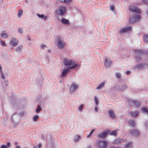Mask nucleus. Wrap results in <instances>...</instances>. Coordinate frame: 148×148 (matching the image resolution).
Returning <instances> with one entry per match:
<instances>
[{"label":"nucleus","mask_w":148,"mask_h":148,"mask_svg":"<svg viewBox=\"0 0 148 148\" xmlns=\"http://www.w3.org/2000/svg\"><path fill=\"white\" fill-rule=\"evenodd\" d=\"M77 66V65L75 64L72 66L69 67L67 68L64 69L60 75V77L62 78L64 77L70 71L71 69H74Z\"/></svg>","instance_id":"1"},{"label":"nucleus","mask_w":148,"mask_h":148,"mask_svg":"<svg viewBox=\"0 0 148 148\" xmlns=\"http://www.w3.org/2000/svg\"><path fill=\"white\" fill-rule=\"evenodd\" d=\"M56 40L57 43V46L60 49H62L64 48L65 45V43L63 38L62 37L59 36H57Z\"/></svg>","instance_id":"2"},{"label":"nucleus","mask_w":148,"mask_h":148,"mask_svg":"<svg viewBox=\"0 0 148 148\" xmlns=\"http://www.w3.org/2000/svg\"><path fill=\"white\" fill-rule=\"evenodd\" d=\"M66 8L64 6H60L55 11V13L57 15L63 16L66 13Z\"/></svg>","instance_id":"3"},{"label":"nucleus","mask_w":148,"mask_h":148,"mask_svg":"<svg viewBox=\"0 0 148 148\" xmlns=\"http://www.w3.org/2000/svg\"><path fill=\"white\" fill-rule=\"evenodd\" d=\"M64 62L65 65L69 67L72 66L75 64H77H77L75 63V61L71 59H65L64 60Z\"/></svg>","instance_id":"4"},{"label":"nucleus","mask_w":148,"mask_h":148,"mask_svg":"<svg viewBox=\"0 0 148 148\" xmlns=\"http://www.w3.org/2000/svg\"><path fill=\"white\" fill-rule=\"evenodd\" d=\"M135 56H140L144 54H148V50L144 51L140 49H134V50Z\"/></svg>","instance_id":"5"},{"label":"nucleus","mask_w":148,"mask_h":148,"mask_svg":"<svg viewBox=\"0 0 148 148\" xmlns=\"http://www.w3.org/2000/svg\"><path fill=\"white\" fill-rule=\"evenodd\" d=\"M108 142L104 140H100L98 142V145L99 148H107Z\"/></svg>","instance_id":"6"},{"label":"nucleus","mask_w":148,"mask_h":148,"mask_svg":"<svg viewBox=\"0 0 148 148\" xmlns=\"http://www.w3.org/2000/svg\"><path fill=\"white\" fill-rule=\"evenodd\" d=\"M79 86L76 84L72 83L70 86V92L71 93H73L75 92L78 87Z\"/></svg>","instance_id":"7"},{"label":"nucleus","mask_w":148,"mask_h":148,"mask_svg":"<svg viewBox=\"0 0 148 148\" xmlns=\"http://www.w3.org/2000/svg\"><path fill=\"white\" fill-rule=\"evenodd\" d=\"M109 132V130L104 131L103 132L98 134V136L101 138L103 139L107 136Z\"/></svg>","instance_id":"8"},{"label":"nucleus","mask_w":148,"mask_h":148,"mask_svg":"<svg viewBox=\"0 0 148 148\" xmlns=\"http://www.w3.org/2000/svg\"><path fill=\"white\" fill-rule=\"evenodd\" d=\"M10 43L14 47L17 45L18 42L16 38H11Z\"/></svg>","instance_id":"9"},{"label":"nucleus","mask_w":148,"mask_h":148,"mask_svg":"<svg viewBox=\"0 0 148 148\" xmlns=\"http://www.w3.org/2000/svg\"><path fill=\"white\" fill-rule=\"evenodd\" d=\"M129 10L134 12L139 13L140 10L138 8L133 6H131L129 8Z\"/></svg>","instance_id":"10"},{"label":"nucleus","mask_w":148,"mask_h":148,"mask_svg":"<svg viewBox=\"0 0 148 148\" xmlns=\"http://www.w3.org/2000/svg\"><path fill=\"white\" fill-rule=\"evenodd\" d=\"M104 62L105 65L106 67L110 66L112 63L111 61L108 58H106Z\"/></svg>","instance_id":"11"},{"label":"nucleus","mask_w":148,"mask_h":148,"mask_svg":"<svg viewBox=\"0 0 148 148\" xmlns=\"http://www.w3.org/2000/svg\"><path fill=\"white\" fill-rule=\"evenodd\" d=\"M129 132L131 134L135 136H138L139 135L138 131L135 130H131Z\"/></svg>","instance_id":"12"},{"label":"nucleus","mask_w":148,"mask_h":148,"mask_svg":"<svg viewBox=\"0 0 148 148\" xmlns=\"http://www.w3.org/2000/svg\"><path fill=\"white\" fill-rule=\"evenodd\" d=\"M127 88V86L124 84L118 86L117 88V90L118 91H122Z\"/></svg>","instance_id":"13"},{"label":"nucleus","mask_w":148,"mask_h":148,"mask_svg":"<svg viewBox=\"0 0 148 148\" xmlns=\"http://www.w3.org/2000/svg\"><path fill=\"white\" fill-rule=\"evenodd\" d=\"M108 112L109 116L111 119H114L116 117V115L113 110H109Z\"/></svg>","instance_id":"14"},{"label":"nucleus","mask_w":148,"mask_h":148,"mask_svg":"<svg viewBox=\"0 0 148 148\" xmlns=\"http://www.w3.org/2000/svg\"><path fill=\"white\" fill-rule=\"evenodd\" d=\"M131 27H128L123 28L120 30V33L121 34L124 33L126 32L129 31L131 30Z\"/></svg>","instance_id":"15"},{"label":"nucleus","mask_w":148,"mask_h":148,"mask_svg":"<svg viewBox=\"0 0 148 148\" xmlns=\"http://www.w3.org/2000/svg\"><path fill=\"white\" fill-rule=\"evenodd\" d=\"M1 36L3 38H7L8 37V34L6 33L5 31H2L1 34Z\"/></svg>","instance_id":"16"},{"label":"nucleus","mask_w":148,"mask_h":148,"mask_svg":"<svg viewBox=\"0 0 148 148\" xmlns=\"http://www.w3.org/2000/svg\"><path fill=\"white\" fill-rule=\"evenodd\" d=\"M61 22L63 24L65 25H68L70 24L69 21L64 18L61 19Z\"/></svg>","instance_id":"17"},{"label":"nucleus","mask_w":148,"mask_h":148,"mask_svg":"<svg viewBox=\"0 0 148 148\" xmlns=\"http://www.w3.org/2000/svg\"><path fill=\"white\" fill-rule=\"evenodd\" d=\"M130 116L133 117H136L138 116V115L139 113L137 111L133 112L132 111L130 112Z\"/></svg>","instance_id":"18"},{"label":"nucleus","mask_w":148,"mask_h":148,"mask_svg":"<svg viewBox=\"0 0 148 148\" xmlns=\"http://www.w3.org/2000/svg\"><path fill=\"white\" fill-rule=\"evenodd\" d=\"M37 16L39 18H41L44 20H46L47 18V16H45L43 14H37Z\"/></svg>","instance_id":"19"},{"label":"nucleus","mask_w":148,"mask_h":148,"mask_svg":"<svg viewBox=\"0 0 148 148\" xmlns=\"http://www.w3.org/2000/svg\"><path fill=\"white\" fill-rule=\"evenodd\" d=\"M128 123L132 127H136V123L135 121L133 120H129L128 121Z\"/></svg>","instance_id":"20"},{"label":"nucleus","mask_w":148,"mask_h":148,"mask_svg":"<svg viewBox=\"0 0 148 148\" xmlns=\"http://www.w3.org/2000/svg\"><path fill=\"white\" fill-rule=\"evenodd\" d=\"M105 83L104 82H102L101 84H100L96 88L97 89L99 90L102 88L105 85Z\"/></svg>","instance_id":"21"},{"label":"nucleus","mask_w":148,"mask_h":148,"mask_svg":"<svg viewBox=\"0 0 148 148\" xmlns=\"http://www.w3.org/2000/svg\"><path fill=\"white\" fill-rule=\"evenodd\" d=\"M143 64H140L136 65L134 67L135 69H139L143 68Z\"/></svg>","instance_id":"22"},{"label":"nucleus","mask_w":148,"mask_h":148,"mask_svg":"<svg viewBox=\"0 0 148 148\" xmlns=\"http://www.w3.org/2000/svg\"><path fill=\"white\" fill-rule=\"evenodd\" d=\"M128 103L131 106H133L134 105H137L136 104V102L135 101H129Z\"/></svg>","instance_id":"23"},{"label":"nucleus","mask_w":148,"mask_h":148,"mask_svg":"<svg viewBox=\"0 0 148 148\" xmlns=\"http://www.w3.org/2000/svg\"><path fill=\"white\" fill-rule=\"evenodd\" d=\"M133 16L136 21H137L140 19V17L138 15L135 14H134Z\"/></svg>","instance_id":"24"},{"label":"nucleus","mask_w":148,"mask_h":148,"mask_svg":"<svg viewBox=\"0 0 148 148\" xmlns=\"http://www.w3.org/2000/svg\"><path fill=\"white\" fill-rule=\"evenodd\" d=\"M23 14V10H20L18 11L17 16L18 17H20Z\"/></svg>","instance_id":"25"},{"label":"nucleus","mask_w":148,"mask_h":148,"mask_svg":"<svg viewBox=\"0 0 148 148\" xmlns=\"http://www.w3.org/2000/svg\"><path fill=\"white\" fill-rule=\"evenodd\" d=\"M42 110V109L41 108V106L40 105H39L38 106L37 109L36 110V111L37 113H38L40 111Z\"/></svg>","instance_id":"26"},{"label":"nucleus","mask_w":148,"mask_h":148,"mask_svg":"<svg viewBox=\"0 0 148 148\" xmlns=\"http://www.w3.org/2000/svg\"><path fill=\"white\" fill-rule=\"evenodd\" d=\"M115 76L118 79H120L121 77V73L119 72L116 73Z\"/></svg>","instance_id":"27"},{"label":"nucleus","mask_w":148,"mask_h":148,"mask_svg":"<svg viewBox=\"0 0 148 148\" xmlns=\"http://www.w3.org/2000/svg\"><path fill=\"white\" fill-rule=\"evenodd\" d=\"M132 143L130 142L127 144L125 146V148H132Z\"/></svg>","instance_id":"28"},{"label":"nucleus","mask_w":148,"mask_h":148,"mask_svg":"<svg viewBox=\"0 0 148 148\" xmlns=\"http://www.w3.org/2000/svg\"><path fill=\"white\" fill-rule=\"evenodd\" d=\"M135 21H136L135 20L133 16L132 17H130L129 20V22L131 23H134Z\"/></svg>","instance_id":"29"},{"label":"nucleus","mask_w":148,"mask_h":148,"mask_svg":"<svg viewBox=\"0 0 148 148\" xmlns=\"http://www.w3.org/2000/svg\"><path fill=\"white\" fill-rule=\"evenodd\" d=\"M123 141V140L121 139H118L116 140L115 141V143L117 144H119L121 143Z\"/></svg>","instance_id":"30"},{"label":"nucleus","mask_w":148,"mask_h":148,"mask_svg":"<svg viewBox=\"0 0 148 148\" xmlns=\"http://www.w3.org/2000/svg\"><path fill=\"white\" fill-rule=\"evenodd\" d=\"M142 111L143 112L145 113L148 114V109L145 108H142Z\"/></svg>","instance_id":"31"},{"label":"nucleus","mask_w":148,"mask_h":148,"mask_svg":"<svg viewBox=\"0 0 148 148\" xmlns=\"http://www.w3.org/2000/svg\"><path fill=\"white\" fill-rule=\"evenodd\" d=\"M135 58L137 62L141 61L142 60V58L140 57V56H135Z\"/></svg>","instance_id":"32"},{"label":"nucleus","mask_w":148,"mask_h":148,"mask_svg":"<svg viewBox=\"0 0 148 148\" xmlns=\"http://www.w3.org/2000/svg\"><path fill=\"white\" fill-rule=\"evenodd\" d=\"M39 118V116L38 115H36L33 117V121H37Z\"/></svg>","instance_id":"33"},{"label":"nucleus","mask_w":148,"mask_h":148,"mask_svg":"<svg viewBox=\"0 0 148 148\" xmlns=\"http://www.w3.org/2000/svg\"><path fill=\"white\" fill-rule=\"evenodd\" d=\"M22 47V46H18L16 47L15 49V51H16L20 52Z\"/></svg>","instance_id":"34"},{"label":"nucleus","mask_w":148,"mask_h":148,"mask_svg":"<svg viewBox=\"0 0 148 148\" xmlns=\"http://www.w3.org/2000/svg\"><path fill=\"white\" fill-rule=\"evenodd\" d=\"M94 100L96 105H97L99 104V99L96 96H95L94 97Z\"/></svg>","instance_id":"35"},{"label":"nucleus","mask_w":148,"mask_h":148,"mask_svg":"<svg viewBox=\"0 0 148 148\" xmlns=\"http://www.w3.org/2000/svg\"><path fill=\"white\" fill-rule=\"evenodd\" d=\"M8 80H5L4 82V84L3 86L4 87H7L8 86Z\"/></svg>","instance_id":"36"},{"label":"nucleus","mask_w":148,"mask_h":148,"mask_svg":"<svg viewBox=\"0 0 148 148\" xmlns=\"http://www.w3.org/2000/svg\"><path fill=\"white\" fill-rule=\"evenodd\" d=\"M143 39L145 42H148V36L144 35L143 37Z\"/></svg>","instance_id":"37"},{"label":"nucleus","mask_w":148,"mask_h":148,"mask_svg":"<svg viewBox=\"0 0 148 148\" xmlns=\"http://www.w3.org/2000/svg\"><path fill=\"white\" fill-rule=\"evenodd\" d=\"M84 106L83 104H81L78 107V108L79 111L82 112V109L83 108Z\"/></svg>","instance_id":"38"},{"label":"nucleus","mask_w":148,"mask_h":148,"mask_svg":"<svg viewBox=\"0 0 148 148\" xmlns=\"http://www.w3.org/2000/svg\"><path fill=\"white\" fill-rule=\"evenodd\" d=\"M80 137L79 135H76L75 138V142L78 141L80 138Z\"/></svg>","instance_id":"39"},{"label":"nucleus","mask_w":148,"mask_h":148,"mask_svg":"<svg viewBox=\"0 0 148 148\" xmlns=\"http://www.w3.org/2000/svg\"><path fill=\"white\" fill-rule=\"evenodd\" d=\"M116 134V132L115 130H114L110 133V134L111 135H115Z\"/></svg>","instance_id":"40"},{"label":"nucleus","mask_w":148,"mask_h":148,"mask_svg":"<svg viewBox=\"0 0 148 148\" xmlns=\"http://www.w3.org/2000/svg\"><path fill=\"white\" fill-rule=\"evenodd\" d=\"M42 146V145L39 144L38 145H37L34 147V148H40Z\"/></svg>","instance_id":"41"},{"label":"nucleus","mask_w":148,"mask_h":148,"mask_svg":"<svg viewBox=\"0 0 148 148\" xmlns=\"http://www.w3.org/2000/svg\"><path fill=\"white\" fill-rule=\"evenodd\" d=\"M110 10L112 11H113L114 9V7L113 5H111L110 6Z\"/></svg>","instance_id":"42"},{"label":"nucleus","mask_w":148,"mask_h":148,"mask_svg":"<svg viewBox=\"0 0 148 148\" xmlns=\"http://www.w3.org/2000/svg\"><path fill=\"white\" fill-rule=\"evenodd\" d=\"M0 43L2 44L4 46H6V44H5L4 42V41L2 40H1V41H0Z\"/></svg>","instance_id":"43"},{"label":"nucleus","mask_w":148,"mask_h":148,"mask_svg":"<svg viewBox=\"0 0 148 148\" xmlns=\"http://www.w3.org/2000/svg\"><path fill=\"white\" fill-rule=\"evenodd\" d=\"M1 77L2 78H3V79H5V77L3 75V72L2 73H1Z\"/></svg>","instance_id":"44"},{"label":"nucleus","mask_w":148,"mask_h":148,"mask_svg":"<svg viewBox=\"0 0 148 148\" xmlns=\"http://www.w3.org/2000/svg\"><path fill=\"white\" fill-rule=\"evenodd\" d=\"M143 1L144 3L148 4V0H143Z\"/></svg>","instance_id":"45"},{"label":"nucleus","mask_w":148,"mask_h":148,"mask_svg":"<svg viewBox=\"0 0 148 148\" xmlns=\"http://www.w3.org/2000/svg\"><path fill=\"white\" fill-rule=\"evenodd\" d=\"M1 148H7V146L5 145H2L1 146Z\"/></svg>","instance_id":"46"},{"label":"nucleus","mask_w":148,"mask_h":148,"mask_svg":"<svg viewBox=\"0 0 148 148\" xmlns=\"http://www.w3.org/2000/svg\"><path fill=\"white\" fill-rule=\"evenodd\" d=\"M130 73L131 72L130 71H127L126 72V74L127 75L130 74Z\"/></svg>","instance_id":"47"},{"label":"nucleus","mask_w":148,"mask_h":148,"mask_svg":"<svg viewBox=\"0 0 148 148\" xmlns=\"http://www.w3.org/2000/svg\"><path fill=\"white\" fill-rule=\"evenodd\" d=\"M18 32L20 33H22L23 32V29L22 28H20L18 30Z\"/></svg>","instance_id":"48"},{"label":"nucleus","mask_w":148,"mask_h":148,"mask_svg":"<svg viewBox=\"0 0 148 148\" xmlns=\"http://www.w3.org/2000/svg\"><path fill=\"white\" fill-rule=\"evenodd\" d=\"M10 143L9 142H8L7 143V147H9L10 146Z\"/></svg>","instance_id":"49"},{"label":"nucleus","mask_w":148,"mask_h":148,"mask_svg":"<svg viewBox=\"0 0 148 148\" xmlns=\"http://www.w3.org/2000/svg\"><path fill=\"white\" fill-rule=\"evenodd\" d=\"M95 129H93L90 132V135H92L93 132L95 131Z\"/></svg>","instance_id":"50"},{"label":"nucleus","mask_w":148,"mask_h":148,"mask_svg":"<svg viewBox=\"0 0 148 148\" xmlns=\"http://www.w3.org/2000/svg\"><path fill=\"white\" fill-rule=\"evenodd\" d=\"M95 110L96 112H98V110L97 107H96L95 108Z\"/></svg>","instance_id":"51"},{"label":"nucleus","mask_w":148,"mask_h":148,"mask_svg":"<svg viewBox=\"0 0 148 148\" xmlns=\"http://www.w3.org/2000/svg\"><path fill=\"white\" fill-rule=\"evenodd\" d=\"M47 46L45 45L42 44L41 45V47L42 48H44V47H46Z\"/></svg>","instance_id":"52"},{"label":"nucleus","mask_w":148,"mask_h":148,"mask_svg":"<svg viewBox=\"0 0 148 148\" xmlns=\"http://www.w3.org/2000/svg\"><path fill=\"white\" fill-rule=\"evenodd\" d=\"M71 0H63V1L64 2H67L71 1Z\"/></svg>","instance_id":"53"},{"label":"nucleus","mask_w":148,"mask_h":148,"mask_svg":"<svg viewBox=\"0 0 148 148\" xmlns=\"http://www.w3.org/2000/svg\"><path fill=\"white\" fill-rule=\"evenodd\" d=\"M145 126L147 127H148V122H146L145 123Z\"/></svg>","instance_id":"54"},{"label":"nucleus","mask_w":148,"mask_h":148,"mask_svg":"<svg viewBox=\"0 0 148 148\" xmlns=\"http://www.w3.org/2000/svg\"><path fill=\"white\" fill-rule=\"evenodd\" d=\"M20 115H21V116H23L24 115V112H20Z\"/></svg>","instance_id":"55"},{"label":"nucleus","mask_w":148,"mask_h":148,"mask_svg":"<svg viewBox=\"0 0 148 148\" xmlns=\"http://www.w3.org/2000/svg\"><path fill=\"white\" fill-rule=\"evenodd\" d=\"M3 3V0H0V4H2Z\"/></svg>","instance_id":"56"},{"label":"nucleus","mask_w":148,"mask_h":148,"mask_svg":"<svg viewBox=\"0 0 148 148\" xmlns=\"http://www.w3.org/2000/svg\"><path fill=\"white\" fill-rule=\"evenodd\" d=\"M2 67L0 66V73H2Z\"/></svg>","instance_id":"57"},{"label":"nucleus","mask_w":148,"mask_h":148,"mask_svg":"<svg viewBox=\"0 0 148 148\" xmlns=\"http://www.w3.org/2000/svg\"><path fill=\"white\" fill-rule=\"evenodd\" d=\"M87 148H92V147L90 145H88L87 146Z\"/></svg>","instance_id":"58"},{"label":"nucleus","mask_w":148,"mask_h":148,"mask_svg":"<svg viewBox=\"0 0 148 148\" xmlns=\"http://www.w3.org/2000/svg\"><path fill=\"white\" fill-rule=\"evenodd\" d=\"M91 135H90V133L87 136V137H90V136Z\"/></svg>","instance_id":"59"},{"label":"nucleus","mask_w":148,"mask_h":148,"mask_svg":"<svg viewBox=\"0 0 148 148\" xmlns=\"http://www.w3.org/2000/svg\"><path fill=\"white\" fill-rule=\"evenodd\" d=\"M16 148H20V147L19 146L17 145L16 146Z\"/></svg>","instance_id":"60"},{"label":"nucleus","mask_w":148,"mask_h":148,"mask_svg":"<svg viewBox=\"0 0 148 148\" xmlns=\"http://www.w3.org/2000/svg\"><path fill=\"white\" fill-rule=\"evenodd\" d=\"M14 115L13 116H12L11 118V119H12V120H13V119H12V118H13V116H14Z\"/></svg>","instance_id":"61"},{"label":"nucleus","mask_w":148,"mask_h":148,"mask_svg":"<svg viewBox=\"0 0 148 148\" xmlns=\"http://www.w3.org/2000/svg\"><path fill=\"white\" fill-rule=\"evenodd\" d=\"M47 59L48 60H49V57L48 56H47Z\"/></svg>","instance_id":"62"},{"label":"nucleus","mask_w":148,"mask_h":148,"mask_svg":"<svg viewBox=\"0 0 148 148\" xmlns=\"http://www.w3.org/2000/svg\"><path fill=\"white\" fill-rule=\"evenodd\" d=\"M17 143H18V142H16L15 143V144L16 145Z\"/></svg>","instance_id":"63"},{"label":"nucleus","mask_w":148,"mask_h":148,"mask_svg":"<svg viewBox=\"0 0 148 148\" xmlns=\"http://www.w3.org/2000/svg\"><path fill=\"white\" fill-rule=\"evenodd\" d=\"M28 39L29 41L31 40V39H30L29 38H28Z\"/></svg>","instance_id":"64"}]
</instances>
